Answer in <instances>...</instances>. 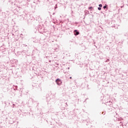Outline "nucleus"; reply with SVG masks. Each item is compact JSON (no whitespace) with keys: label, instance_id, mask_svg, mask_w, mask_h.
Instances as JSON below:
<instances>
[{"label":"nucleus","instance_id":"12","mask_svg":"<svg viewBox=\"0 0 128 128\" xmlns=\"http://www.w3.org/2000/svg\"><path fill=\"white\" fill-rule=\"evenodd\" d=\"M70 80H72V77H70Z\"/></svg>","mask_w":128,"mask_h":128},{"label":"nucleus","instance_id":"6","mask_svg":"<svg viewBox=\"0 0 128 128\" xmlns=\"http://www.w3.org/2000/svg\"><path fill=\"white\" fill-rule=\"evenodd\" d=\"M110 62V59H108L106 60V62Z\"/></svg>","mask_w":128,"mask_h":128},{"label":"nucleus","instance_id":"13","mask_svg":"<svg viewBox=\"0 0 128 128\" xmlns=\"http://www.w3.org/2000/svg\"><path fill=\"white\" fill-rule=\"evenodd\" d=\"M68 70H70V68H68Z\"/></svg>","mask_w":128,"mask_h":128},{"label":"nucleus","instance_id":"15","mask_svg":"<svg viewBox=\"0 0 128 128\" xmlns=\"http://www.w3.org/2000/svg\"><path fill=\"white\" fill-rule=\"evenodd\" d=\"M13 106H15V104H13Z\"/></svg>","mask_w":128,"mask_h":128},{"label":"nucleus","instance_id":"10","mask_svg":"<svg viewBox=\"0 0 128 128\" xmlns=\"http://www.w3.org/2000/svg\"><path fill=\"white\" fill-rule=\"evenodd\" d=\"M102 114H104V115L106 114V112H102Z\"/></svg>","mask_w":128,"mask_h":128},{"label":"nucleus","instance_id":"7","mask_svg":"<svg viewBox=\"0 0 128 128\" xmlns=\"http://www.w3.org/2000/svg\"><path fill=\"white\" fill-rule=\"evenodd\" d=\"M98 10H102V8H100V7H98Z\"/></svg>","mask_w":128,"mask_h":128},{"label":"nucleus","instance_id":"1","mask_svg":"<svg viewBox=\"0 0 128 128\" xmlns=\"http://www.w3.org/2000/svg\"><path fill=\"white\" fill-rule=\"evenodd\" d=\"M56 82L58 86H60L62 84V80L60 78H58L57 80H56Z\"/></svg>","mask_w":128,"mask_h":128},{"label":"nucleus","instance_id":"11","mask_svg":"<svg viewBox=\"0 0 128 128\" xmlns=\"http://www.w3.org/2000/svg\"><path fill=\"white\" fill-rule=\"evenodd\" d=\"M127 123H126V124H124V126H126Z\"/></svg>","mask_w":128,"mask_h":128},{"label":"nucleus","instance_id":"9","mask_svg":"<svg viewBox=\"0 0 128 128\" xmlns=\"http://www.w3.org/2000/svg\"><path fill=\"white\" fill-rule=\"evenodd\" d=\"M15 86V90H18V86Z\"/></svg>","mask_w":128,"mask_h":128},{"label":"nucleus","instance_id":"4","mask_svg":"<svg viewBox=\"0 0 128 128\" xmlns=\"http://www.w3.org/2000/svg\"><path fill=\"white\" fill-rule=\"evenodd\" d=\"M120 126H124V124H122V122H120Z\"/></svg>","mask_w":128,"mask_h":128},{"label":"nucleus","instance_id":"3","mask_svg":"<svg viewBox=\"0 0 128 128\" xmlns=\"http://www.w3.org/2000/svg\"><path fill=\"white\" fill-rule=\"evenodd\" d=\"M107 6H108V5L106 4L104 6L103 8H104V10H106V8Z\"/></svg>","mask_w":128,"mask_h":128},{"label":"nucleus","instance_id":"8","mask_svg":"<svg viewBox=\"0 0 128 128\" xmlns=\"http://www.w3.org/2000/svg\"><path fill=\"white\" fill-rule=\"evenodd\" d=\"M92 6L88 8V10H92Z\"/></svg>","mask_w":128,"mask_h":128},{"label":"nucleus","instance_id":"5","mask_svg":"<svg viewBox=\"0 0 128 128\" xmlns=\"http://www.w3.org/2000/svg\"><path fill=\"white\" fill-rule=\"evenodd\" d=\"M99 6H100V8H102V4H100Z\"/></svg>","mask_w":128,"mask_h":128},{"label":"nucleus","instance_id":"14","mask_svg":"<svg viewBox=\"0 0 128 128\" xmlns=\"http://www.w3.org/2000/svg\"><path fill=\"white\" fill-rule=\"evenodd\" d=\"M56 7H55V10H56Z\"/></svg>","mask_w":128,"mask_h":128},{"label":"nucleus","instance_id":"2","mask_svg":"<svg viewBox=\"0 0 128 128\" xmlns=\"http://www.w3.org/2000/svg\"><path fill=\"white\" fill-rule=\"evenodd\" d=\"M74 32H76V33L74 34L75 36H78V34H80V32H78V30H75Z\"/></svg>","mask_w":128,"mask_h":128}]
</instances>
